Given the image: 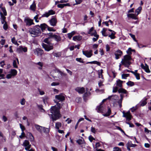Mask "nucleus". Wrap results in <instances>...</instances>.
Instances as JSON below:
<instances>
[{"label": "nucleus", "instance_id": "1", "mask_svg": "<svg viewBox=\"0 0 151 151\" xmlns=\"http://www.w3.org/2000/svg\"><path fill=\"white\" fill-rule=\"evenodd\" d=\"M50 111L52 114L50 115L49 114V115L53 121H56L61 117V115L59 113V108L56 106H52Z\"/></svg>", "mask_w": 151, "mask_h": 151}, {"label": "nucleus", "instance_id": "2", "mask_svg": "<svg viewBox=\"0 0 151 151\" xmlns=\"http://www.w3.org/2000/svg\"><path fill=\"white\" fill-rule=\"evenodd\" d=\"M29 32L33 37H36L40 35L41 33V30L38 25L30 29Z\"/></svg>", "mask_w": 151, "mask_h": 151}, {"label": "nucleus", "instance_id": "3", "mask_svg": "<svg viewBox=\"0 0 151 151\" xmlns=\"http://www.w3.org/2000/svg\"><path fill=\"white\" fill-rule=\"evenodd\" d=\"M132 60L129 55H126L124 56V58L122 59L121 63L125 67L128 68L131 63V61Z\"/></svg>", "mask_w": 151, "mask_h": 151}, {"label": "nucleus", "instance_id": "4", "mask_svg": "<svg viewBox=\"0 0 151 151\" xmlns=\"http://www.w3.org/2000/svg\"><path fill=\"white\" fill-rule=\"evenodd\" d=\"M42 46L43 48L45 49V50L47 51H49L52 50L53 48V47L52 44L50 43L48 44L42 43Z\"/></svg>", "mask_w": 151, "mask_h": 151}, {"label": "nucleus", "instance_id": "5", "mask_svg": "<svg viewBox=\"0 0 151 151\" xmlns=\"http://www.w3.org/2000/svg\"><path fill=\"white\" fill-rule=\"evenodd\" d=\"M118 88L116 86L115 87H113V93L116 92L118 91V92L119 93H127V91L122 88H120L118 89Z\"/></svg>", "mask_w": 151, "mask_h": 151}, {"label": "nucleus", "instance_id": "6", "mask_svg": "<svg viewBox=\"0 0 151 151\" xmlns=\"http://www.w3.org/2000/svg\"><path fill=\"white\" fill-rule=\"evenodd\" d=\"M34 52L35 54L38 56H41L44 52L43 50L40 48H36L34 50Z\"/></svg>", "mask_w": 151, "mask_h": 151}, {"label": "nucleus", "instance_id": "7", "mask_svg": "<svg viewBox=\"0 0 151 151\" xmlns=\"http://www.w3.org/2000/svg\"><path fill=\"white\" fill-rule=\"evenodd\" d=\"M55 14V12L52 10H50L47 12H45V14L42 15V17H48L50 15L54 14Z\"/></svg>", "mask_w": 151, "mask_h": 151}, {"label": "nucleus", "instance_id": "8", "mask_svg": "<svg viewBox=\"0 0 151 151\" xmlns=\"http://www.w3.org/2000/svg\"><path fill=\"white\" fill-rule=\"evenodd\" d=\"M49 37H51V38H53L57 42L61 40V38L60 36H58L55 35H53L52 33H49Z\"/></svg>", "mask_w": 151, "mask_h": 151}, {"label": "nucleus", "instance_id": "9", "mask_svg": "<svg viewBox=\"0 0 151 151\" xmlns=\"http://www.w3.org/2000/svg\"><path fill=\"white\" fill-rule=\"evenodd\" d=\"M23 145L25 147V149L26 150H28L29 149L31 146V145L29 144V142L27 140H24L23 143Z\"/></svg>", "mask_w": 151, "mask_h": 151}, {"label": "nucleus", "instance_id": "10", "mask_svg": "<svg viewBox=\"0 0 151 151\" xmlns=\"http://www.w3.org/2000/svg\"><path fill=\"white\" fill-rule=\"evenodd\" d=\"M93 51L92 50H90L89 51L88 50L83 51L82 52L83 55L87 58H90L92 55Z\"/></svg>", "mask_w": 151, "mask_h": 151}, {"label": "nucleus", "instance_id": "11", "mask_svg": "<svg viewBox=\"0 0 151 151\" xmlns=\"http://www.w3.org/2000/svg\"><path fill=\"white\" fill-rule=\"evenodd\" d=\"M49 22L51 26L54 27L56 26L57 21L56 18L53 17L50 20Z\"/></svg>", "mask_w": 151, "mask_h": 151}, {"label": "nucleus", "instance_id": "12", "mask_svg": "<svg viewBox=\"0 0 151 151\" xmlns=\"http://www.w3.org/2000/svg\"><path fill=\"white\" fill-rule=\"evenodd\" d=\"M123 116L124 117H126L128 121H129L131 120L132 116L131 115L130 112L129 111L125 113L124 112H123Z\"/></svg>", "mask_w": 151, "mask_h": 151}, {"label": "nucleus", "instance_id": "13", "mask_svg": "<svg viewBox=\"0 0 151 151\" xmlns=\"http://www.w3.org/2000/svg\"><path fill=\"white\" fill-rule=\"evenodd\" d=\"M27 51V48L26 47H23L22 46H19L17 48V52L18 53H20L24 52Z\"/></svg>", "mask_w": 151, "mask_h": 151}, {"label": "nucleus", "instance_id": "14", "mask_svg": "<svg viewBox=\"0 0 151 151\" xmlns=\"http://www.w3.org/2000/svg\"><path fill=\"white\" fill-rule=\"evenodd\" d=\"M96 110H97V112L102 113H103V112L106 110L102 104L97 106Z\"/></svg>", "mask_w": 151, "mask_h": 151}, {"label": "nucleus", "instance_id": "15", "mask_svg": "<svg viewBox=\"0 0 151 151\" xmlns=\"http://www.w3.org/2000/svg\"><path fill=\"white\" fill-rule=\"evenodd\" d=\"M24 22L26 25L30 26L34 24L33 20L29 18L26 19H24Z\"/></svg>", "mask_w": 151, "mask_h": 151}, {"label": "nucleus", "instance_id": "16", "mask_svg": "<svg viewBox=\"0 0 151 151\" xmlns=\"http://www.w3.org/2000/svg\"><path fill=\"white\" fill-rule=\"evenodd\" d=\"M55 98L58 100L59 101H62L65 99V96L63 94L56 95Z\"/></svg>", "mask_w": 151, "mask_h": 151}, {"label": "nucleus", "instance_id": "17", "mask_svg": "<svg viewBox=\"0 0 151 151\" xmlns=\"http://www.w3.org/2000/svg\"><path fill=\"white\" fill-rule=\"evenodd\" d=\"M122 54V52L121 51L119 50H117L114 53L116 59H118Z\"/></svg>", "mask_w": 151, "mask_h": 151}, {"label": "nucleus", "instance_id": "18", "mask_svg": "<svg viewBox=\"0 0 151 151\" xmlns=\"http://www.w3.org/2000/svg\"><path fill=\"white\" fill-rule=\"evenodd\" d=\"M75 90L79 93L82 94L85 91V88L83 87H78L75 89Z\"/></svg>", "mask_w": 151, "mask_h": 151}, {"label": "nucleus", "instance_id": "19", "mask_svg": "<svg viewBox=\"0 0 151 151\" xmlns=\"http://www.w3.org/2000/svg\"><path fill=\"white\" fill-rule=\"evenodd\" d=\"M88 33L92 36H93L95 34H96V32L95 30H94L93 27H92L89 29L88 32Z\"/></svg>", "mask_w": 151, "mask_h": 151}, {"label": "nucleus", "instance_id": "20", "mask_svg": "<svg viewBox=\"0 0 151 151\" xmlns=\"http://www.w3.org/2000/svg\"><path fill=\"white\" fill-rule=\"evenodd\" d=\"M35 128L39 132L42 133V129L43 127L40 126L38 125L35 124L34 125Z\"/></svg>", "mask_w": 151, "mask_h": 151}, {"label": "nucleus", "instance_id": "21", "mask_svg": "<svg viewBox=\"0 0 151 151\" xmlns=\"http://www.w3.org/2000/svg\"><path fill=\"white\" fill-rule=\"evenodd\" d=\"M38 26L40 29L41 28L42 31L48 27V26L45 23L41 24L40 26L38 25Z\"/></svg>", "mask_w": 151, "mask_h": 151}, {"label": "nucleus", "instance_id": "22", "mask_svg": "<svg viewBox=\"0 0 151 151\" xmlns=\"http://www.w3.org/2000/svg\"><path fill=\"white\" fill-rule=\"evenodd\" d=\"M137 15H136V14H127V16L128 17H130L135 20L137 19Z\"/></svg>", "mask_w": 151, "mask_h": 151}, {"label": "nucleus", "instance_id": "23", "mask_svg": "<svg viewBox=\"0 0 151 151\" xmlns=\"http://www.w3.org/2000/svg\"><path fill=\"white\" fill-rule=\"evenodd\" d=\"M123 81L119 80L116 81V86L118 87H120L121 88V87L122 86V83H123Z\"/></svg>", "mask_w": 151, "mask_h": 151}, {"label": "nucleus", "instance_id": "24", "mask_svg": "<svg viewBox=\"0 0 151 151\" xmlns=\"http://www.w3.org/2000/svg\"><path fill=\"white\" fill-rule=\"evenodd\" d=\"M30 9L33 11H35L36 9V4L34 1L32 4L30 6Z\"/></svg>", "mask_w": 151, "mask_h": 151}, {"label": "nucleus", "instance_id": "25", "mask_svg": "<svg viewBox=\"0 0 151 151\" xmlns=\"http://www.w3.org/2000/svg\"><path fill=\"white\" fill-rule=\"evenodd\" d=\"M0 14L1 15V22L2 24H4L5 23V22H6L5 21V19H6V17L3 15V14L1 12Z\"/></svg>", "mask_w": 151, "mask_h": 151}, {"label": "nucleus", "instance_id": "26", "mask_svg": "<svg viewBox=\"0 0 151 151\" xmlns=\"http://www.w3.org/2000/svg\"><path fill=\"white\" fill-rule=\"evenodd\" d=\"M86 64H96L99 66H100L101 65L100 63L96 61H93L88 62L86 63Z\"/></svg>", "mask_w": 151, "mask_h": 151}, {"label": "nucleus", "instance_id": "27", "mask_svg": "<svg viewBox=\"0 0 151 151\" xmlns=\"http://www.w3.org/2000/svg\"><path fill=\"white\" fill-rule=\"evenodd\" d=\"M107 29L105 28H103L102 30L101 31V33L102 35L105 37L107 36H108V34H106V31L107 30Z\"/></svg>", "mask_w": 151, "mask_h": 151}, {"label": "nucleus", "instance_id": "28", "mask_svg": "<svg viewBox=\"0 0 151 151\" xmlns=\"http://www.w3.org/2000/svg\"><path fill=\"white\" fill-rule=\"evenodd\" d=\"M10 73L12 76H15L17 74V71L15 69H12Z\"/></svg>", "mask_w": 151, "mask_h": 151}, {"label": "nucleus", "instance_id": "29", "mask_svg": "<svg viewBox=\"0 0 151 151\" xmlns=\"http://www.w3.org/2000/svg\"><path fill=\"white\" fill-rule=\"evenodd\" d=\"M111 113V111L110 108L108 109L107 112L106 114H103V115L105 116H109Z\"/></svg>", "mask_w": 151, "mask_h": 151}, {"label": "nucleus", "instance_id": "30", "mask_svg": "<svg viewBox=\"0 0 151 151\" xmlns=\"http://www.w3.org/2000/svg\"><path fill=\"white\" fill-rule=\"evenodd\" d=\"M47 35L48 36V37L45 38L43 42L47 44H50V41H49V40L51 38V37H49V35L48 34H47Z\"/></svg>", "mask_w": 151, "mask_h": 151}, {"label": "nucleus", "instance_id": "31", "mask_svg": "<svg viewBox=\"0 0 151 151\" xmlns=\"http://www.w3.org/2000/svg\"><path fill=\"white\" fill-rule=\"evenodd\" d=\"M127 146H129L130 147H135L136 146V145L132 144L131 141H129L127 144Z\"/></svg>", "mask_w": 151, "mask_h": 151}, {"label": "nucleus", "instance_id": "32", "mask_svg": "<svg viewBox=\"0 0 151 151\" xmlns=\"http://www.w3.org/2000/svg\"><path fill=\"white\" fill-rule=\"evenodd\" d=\"M61 125L62 124L61 123L57 122L55 124V128L58 129H59V128L61 127Z\"/></svg>", "mask_w": 151, "mask_h": 151}, {"label": "nucleus", "instance_id": "33", "mask_svg": "<svg viewBox=\"0 0 151 151\" xmlns=\"http://www.w3.org/2000/svg\"><path fill=\"white\" fill-rule=\"evenodd\" d=\"M19 125H20V128L22 130V134L24 135V131L25 129V127L24 126L22 125V124H19Z\"/></svg>", "mask_w": 151, "mask_h": 151}, {"label": "nucleus", "instance_id": "34", "mask_svg": "<svg viewBox=\"0 0 151 151\" xmlns=\"http://www.w3.org/2000/svg\"><path fill=\"white\" fill-rule=\"evenodd\" d=\"M73 39L74 41H76V40L79 41L81 39V37L79 36H76L73 37Z\"/></svg>", "mask_w": 151, "mask_h": 151}, {"label": "nucleus", "instance_id": "35", "mask_svg": "<svg viewBox=\"0 0 151 151\" xmlns=\"http://www.w3.org/2000/svg\"><path fill=\"white\" fill-rule=\"evenodd\" d=\"M49 129L48 128L43 127V128L42 129V132H44L45 133H47L49 132Z\"/></svg>", "mask_w": 151, "mask_h": 151}, {"label": "nucleus", "instance_id": "36", "mask_svg": "<svg viewBox=\"0 0 151 151\" xmlns=\"http://www.w3.org/2000/svg\"><path fill=\"white\" fill-rule=\"evenodd\" d=\"M36 64L40 66L39 67H38L39 69H42V67L43 65V63L42 62H40L37 63H36Z\"/></svg>", "mask_w": 151, "mask_h": 151}, {"label": "nucleus", "instance_id": "37", "mask_svg": "<svg viewBox=\"0 0 151 151\" xmlns=\"http://www.w3.org/2000/svg\"><path fill=\"white\" fill-rule=\"evenodd\" d=\"M142 9V8L140 6L135 11V12L137 13V16L140 13V12H141V10Z\"/></svg>", "mask_w": 151, "mask_h": 151}, {"label": "nucleus", "instance_id": "38", "mask_svg": "<svg viewBox=\"0 0 151 151\" xmlns=\"http://www.w3.org/2000/svg\"><path fill=\"white\" fill-rule=\"evenodd\" d=\"M91 94V92L90 91H87L83 95V97H86L87 96L90 95Z\"/></svg>", "mask_w": 151, "mask_h": 151}, {"label": "nucleus", "instance_id": "39", "mask_svg": "<svg viewBox=\"0 0 151 151\" xmlns=\"http://www.w3.org/2000/svg\"><path fill=\"white\" fill-rule=\"evenodd\" d=\"M114 33H111V35H109L108 36L110 37L111 39H114L116 37L115 36V33L114 32Z\"/></svg>", "mask_w": 151, "mask_h": 151}, {"label": "nucleus", "instance_id": "40", "mask_svg": "<svg viewBox=\"0 0 151 151\" xmlns=\"http://www.w3.org/2000/svg\"><path fill=\"white\" fill-rule=\"evenodd\" d=\"M93 36H94L96 38H93L92 39L93 40L94 42L96 41L99 38V35H97L96 34H95L94 35H93Z\"/></svg>", "mask_w": 151, "mask_h": 151}, {"label": "nucleus", "instance_id": "41", "mask_svg": "<svg viewBox=\"0 0 151 151\" xmlns=\"http://www.w3.org/2000/svg\"><path fill=\"white\" fill-rule=\"evenodd\" d=\"M127 84L128 86H132L134 85V83L133 82L131 81H129L127 83Z\"/></svg>", "mask_w": 151, "mask_h": 151}, {"label": "nucleus", "instance_id": "42", "mask_svg": "<svg viewBox=\"0 0 151 151\" xmlns=\"http://www.w3.org/2000/svg\"><path fill=\"white\" fill-rule=\"evenodd\" d=\"M8 25L6 22H5V23L4 24L3 26V29L5 30H6L8 28Z\"/></svg>", "mask_w": 151, "mask_h": 151}, {"label": "nucleus", "instance_id": "43", "mask_svg": "<svg viewBox=\"0 0 151 151\" xmlns=\"http://www.w3.org/2000/svg\"><path fill=\"white\" fill-rule=\"evenodd\" d=\"M144 70H145V71L147 73H149L150 72V70L148 66L146 64V67L145 68Z\"/></svg>", "mask_w": 151, "mask_h": 151}, {"label": "nucleus", "instance_id": "44", "mask_svg": "<svg viewBox=\"0 0 151 151\" xmlns=\"http://www.w3.org/2000/svg\"><path fill=\"white\" fill-rule=\"evenodd\" d=\"M129 74H124L122 75V78L124 79H126V78L129 76Z\"/></svg>", "mask_w": 151, "mask_h": 151}, {"label": "nucleus", "instance_id": "45", "mask_svg": "<svg viewBox=\"0 0 151 151\" xmlns=\"http://www.w3.org/2000/svg\"><path fill=\"white\" fill-rule=\"evenodd\" d=\"M1 10L3 13V15L6 16L7 14V13L5 8H1Z\"/></svg>", "mask_w": 151, "mask_h": 151}, {"label": "nucleus", "instance_id": "46", "mask_svg": "<svg viewBox=\"0 0 151 151\" xmlns=\"http://www.w3.org/2000/svg\"><path fill=\"white\" fill-rule=\"evenodd\" d=\"M147 100V99L145 98L144 101H143L142 102L141 105L142 106H143L146 105L147 104V102L146 101Z\"/></svg>", "mask_w": 151, "mask_h": 151}, {"label": "nucleus", "instance_id": "47", "mask_svg": "<svg viewBox=\"0 0 151 151\" xmlns=\"http://www.w3.org/2000/svg\"><path fill=\"white\" fill-rule=\"evenodd\" d=\"M38 107L40 110L42 112L44 111L45 110L43 108V106L42 105H38Z\"/></svg>", "mask_w": 151, "mask_h": 151}, {"label": "nucleus", "instance_id": "48", "mask_svg": "<svg viewBox=\"0 0 151 151\" xmlns=\"http://www.w3.org/2000/svg\"><path fill=\"white\" fill-rule=\"evenodd\" d=\"M13 65L14 68H17L18 66L17 65V62L15 60H14L13 63Z\"/></svg>", "mask_w": 151, "mask_h": 151}, {"label": "nucleus", "instance_id": "49", "mask_svg": "<svg viewBox=\"0 0 151 151\" xmlns=\"http://www.w3.org/2000/svg\"><path fill=\"white\" fill-rule=\"evenodd\" d=\"M76 60L78 62H79L80 63H84L83 61V60L81 58H76Z\"/></svg>", "mask_w": 151, "mask_h": 151}, {"label": "nucleus", "instance_id": "50", "mask_svg": "<svg viewBox=\"0 0 151 151\" xmlns=\"http://www.w3.org/2000/svg\"><path fill=\"white\" fill-rule=\"evenodd\" d=\"M134 75L135 76L137 80H139L140 79L139 74L137 73H136Z\"/></svg>", "mask_w": 151, "mask_h": 151}, {"label": "nucleus", "instance_id": "51", "mask_svg": "<svg viewBox=\"0 0 151 151\" xmlns=\"http://www.w3.org/2000/svg\"><path fill=\"white\" fill-rule=\"evenodd\" d=\"M59 73L60 74V75L63 76H67V74L65 73H64L60 71H58Z\"/></svg>", "mask_w": 151, "mask_h": 151}, {"label": "nucleus", "instance_id": "52", "mask_svg": "<svg viewBox=\"0 0 151 151\" xmlns=\"http://www.w3.org/2000/svg\"><path fill=\"white\" fill-rule=\"evenodd\" d=\"M25 99L23 98L20 101V104L22 105H24L25 104Z\"/></svg>", "mask_w": 151, "mask_h": 151}, {"label": "nucleus", "instance_id": "53", "mask_svg": "<svg viewBox=\"0 0 151 151\" xmlns=\"http://www.w3.org/2000/svg\"><path fill=\"white\" fill-rule=\"evenodd\" d=\"M75 1L76 3L74 4V5L80 4L82 2V0H76Z\"/></svg>", "mask_w": 151, "mask_h": 151}, {"label": "nucleus", "instance_id": "54", "mask_svg": "<svg viewBox=\"0 0 151 151\" xmlns=\"http://www.w3.org/2000/svg\"><path fill=\"white\" fill-rule=\"evenodd\" d=\"M103 82V81H100L98 82V85L99 87H100L101 86H103L104 85L102 84Z\"/></svg>", "mask_w": 151, "mask_h": 151}, {"label": "nucleus", "instance_id": "55", "mask_svg": "<svg viewBox=\"0 0 151 151\" xmlns=\"http://www.w3.org/2000/svg\"><path fill=\"white\" fill-rule=\"evenodd\" d=\"M47 30L50 31H53L55 32V30L53 29V28L49 27L48 26V27H47Z\"/></svg>", "mask_w": 151, "mask_h": 151}, {"label": "nucleus", "instance_id": "56", "mask_svg": "<svg viewBox=\"0 0 151 151\" xmlns=\"http://www.w3.org/2000/svg\"><path fill=\"white\" fill-rule=\"evenodd\" d=\"M38 90L40 95H42L45 94V93L44 91L41 90L39 88H38Z\"/></svg>", "mask_w": 151, "mask_h": 151}, {"label": "nucleus", "instance_id": "57", "mask_svg": "<svg viewBox=\"0 0 151 151\" xmlns=\"http://www.w3.org/2000/svg\"><path fill=\"white\" fill-rule=\"evenodd\" d=\"M137 106L133 107L131 108L130 109L132 112H134L135 111L137 110Z\"/></svg>", "mask_w": 151, "mask_h": 151}, {"label": "nucleus", "instance_id": "58", "mask_svg": "<svg viewBox=\"0 0 151 151\" xmlns=\"http://www.w3.org/2000/svg\"><path fill=\"white\" fill-rule=\"evenodd\" d=\"M83 141L81 139H79L76 141V142L79 145H81L83 143Z\"/></svg>", "mask_w": 151, "mask_h": 151}, {"label": "nucleus", "instance_id": "59", "mask_svg": "<svg viewBox=\"0 0 151 151\" xmlns=\"http://www.w3.org/2000/svg\"><path fill=\"white\" fill-rule=\"evenodd\" d=\"M91 131L94 134L96 132V130L95 129V128L93 127H91Z\"/></svg>", "mask_w": 151, "mask_h": 151}, {"label": "nucleus", "instance_id": "60", "mask_svg": "<svg viewBox=\"0 0 151 151\" xmlns=\"http://www.w3.org/2000/svg\"><path fill=\"white\" fill-rule=\"evenodd\" d=\"M89 139L91 142H92L93 140H95V139L93 138V137L92 136L90 135L89 137Z\"/></svg>", "mask_w": 151, "mask_h": 151}, {"label": "nucleus", "instance_id": "61", "mask_svg": "<svg viewBox=\"0 0 151 151\" xmlns=\"http://www.w3.org/2000/svg\"><path fill=\"white\" fill-rule=\"evenodd\" d=\"M59 84V83L56 82H53L51 84L52 86H55L58 85Z\"/></svg>", "mask_w": 151, "mask_h": 151}, {"label": "nucleus", "instance_id": "62", "mask_svg": "<svg viewBox=\"0 0 151 151\" xmlns=\"http://www.w3.org/2000/svg\"><path fill=\"white\" fill-rule=\"evenodd\" d=\"M58 7V8H63L64 7V4H59L57 6Z\"/></svg>", "mask_w": 151, "mask_h": 151}, {"label": "nucleus", "instance_id": "63", "mask_svg": "<svg viewBox=\"0 0 151 151\" xmlns=\"http://www.w3.org/2000/svg\"><path fill=\"white\" fill-rule=\"evenodd\" d=\"M15 117L16 118H19L18 113L17 111H16L14 114Z\"/></svg>", "mask_w": 151, "mask_h": 151}, {"label": "nucleus", "instance_id": "64", "mask_svg": "<svg viewBox=\"0 0 151 151\" xmlns=\"http://www.w3.org/2000/svg\"><path fill=\"white\" fill-rule=\"evenodd\" d=\"M113 151H121V150L119 147H115L114 148Z\"/></svg>", "mask_w": 151, "mask_h": 151}]
</instances>
